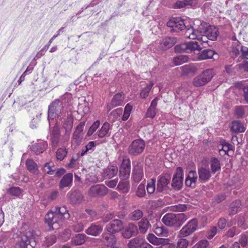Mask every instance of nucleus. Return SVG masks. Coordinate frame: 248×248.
<instances>
[{
    "mask_svg": "<svg viewBox=\"0 0 248 248\" xmlns=\"http://www.w3.org/2000/svg\"><path fill=\"white\" fill-rule=\"evenodd\" d=\"M71 94L66 93L56 99L48 106L47 112V120L49 124L50 121L57 118L62 121L64 116L69 112L67 110L66 106L70 100Z\"/></svg>",
    "mask_w": 248,
    "mask_h": 248,
    "instance_id": "f257e3e1",
    "label": "nucleus"
},
{
    "mask_svg": "<svg viewBox=\"0 0 248 248\" xmlns=\"http://www.w3.org/2000/svg\"><path fill=\"white\" fill-rule=\"evenodd\" d=\"M36 245L33 232L28 231L22 234L15 245V248H33Z\"/></svg>",
    "mask_w": 248,
    "mask_h": 248,
    "instance_id": "f03ea898",
    "label": "nucleus"
},
{
    "mask_svg": "<svg viewBox=\"0 0 248 248\" xmlns=\"http://www.w3.org/2000/svg\"><path fill=\"white\" fill-rule=\"evenodd\" d=\"M199 31L201 35L200 38H206L204 40L207 41V44H209L208 40L215 41L219 34L218 29L214 26L205 27L201 25L199 27Z\"/></svg>",
    "mask_w": 248,
    "mask_h": 248,
    "instance_id": "7ed1b4c3",
    "label": "nucleus"
},
{
    "mask_svg": "<svg viewBox=\"0 0 248 248\" xmlns=\"http://www.w3.org/2000/svg\"><path fill=\"white\" fill-rule=\"evenodd\" d=\"M215 74L212 69L203 70L201 73L193 79V85L196 87L203 86L209 83L212 79Z\"/></svg>",
    "mask_w": 248,
    "mask_h": 248,
    "instance_id": "20e7f679",
    "label": "nucleus"
},
{
    "mask_svg": "<svg viewBox=\"0 0 248 248\" xmlns=\"http://www.w3.org/2000/svg\"><path fill=\"white\" fill-rule=\"evenodd\" d=\"M170 180V171L165 170L158 177L156 185V191L159 193L167 191Z\"/></svg>",
    "mask_w": 248,
    "mask_h": 248,
    "instance_id": "39448f33",
    "label": "nucleus"
},
{
    "mask_svg": "<svg viewBox=\"0 0 248 248\" xmlns=\"http://www.w3.org/2000/svg\"><path fill=\"white\" fill-rule=\"evenodd\" d=\"M62 127L65 129L64 134L62 138V143H65L68 142L71 134V130L73 127V120L71 114L67 113L62 121Z\"/></svg>",
    "mask_w": 248,
    "mask_h": 248,
    "instance_id": "423d86ee",
    "label": "nucleus"
},
{
    "mask_svg": "<svg viewBox=\"0 0 248 248\" xmlns=\"http://www.w3.org/2000/svg\"><path fill=\"white\" fill-rule=\"evenodd\" d=\"M145 147V142L141 139L134 140L129 145L127 151L129 155L132 156H138L141 155Z\"/></svg>",
    "mask_w": 248,
    "mask_h": 248,
    "instance_id": "0eeeda50",
    "label": "nucleus"
},
{
    "mask_svg": "<svg viewBox=\"0 0 248 248\" xmlns=\"http://www.w3.org/2000/svg\"><path fill=\"white\" fill-rule=\"evenodd\" d=\"M148 241L155 246H159L157 248H170L169 238H158L153 233H149L146 237Z\"/></svg>",
    "mask_w": 248,
    "mask_h": 248,
    "instance_id": "6e6552de",
    "label": "nucleus"
},
{
    "mask_svg": "<svg viewBox=\"0 0 248 248\" xmlns=\"http://www.w3.org/2000/svg\"><path fill=\"white\" fill-rule=\"evenodd\" d=\"M50 128V137L51 145L53 147H57L59 143L64 144L62 143V138L61 139V131L58 125V122H57L55 125Z\"/></svg>",
    "mask_w": 248,
    "mask_h": 248,
    "instance_id": "1a4fd4ad",
    "label": "nucleus"
},
{
    "mask_svg": "<svg viewBox=\"0 0 248 248\" xmlns=\"http://www.w3.org/2000/svg\"><path fill=\"white\" fill-rule=\"evenodd\" d=\"M198 220L193 218L190 220L179 232V237L183 238L195 232L197 228Z\"/></svg>",
    "mask_w": 248,
    "mask_h": 248,
    "instance_id": "9d476101",
    "label": "nucleus"
},
{
    "mask_svg": "<svg viewBox=\"0 0 248 248\" xmlns=\"http://www.w3.org/2000/svg\"><path fill=\"white\" fill-rule=\"evenodd\" d=\"M206 38H198L197 39L199 42L190 41L186 43L187 46L188 52H190L195 50L200 51L203 48H206L209 46H211L210 44H207V41L204 40Z\"/></svg>",
    "mask_w": 248,
    "mask_h": 248,
    "instance_id": "9b49d317",
    "label": "nucleus"
},
{
    "mask_svg": "<svg viewBox=\"0 0 248 248\" xmlns=\"http://www.w3.org/2000/svg\"><path fill=\"white\" fill-rule=\"evenodd\" d=\"M66 197L70 203L73 205L79 204L83 199V196L78 189H71L68 192Z\"/></svg>",
    "mask_w": 248,
    "mask_h": 248,
    "instance_id": "f8f14e48",
    "label": "nucleus"
},
{
    "mask_svg": "<svg viewBox=\"0 0 248 248\" xmlns=\"http://www.w3.org/2000/svg\"><path fill=\"white\" fill-rule=\"evenodd\" d=\"M108 191V188L103 184H98L92 186L88 191L91 197H101L105 196Z\"/></svg>",
    "mask_w": 248,
    "mask_h": 248,
    "instance_id": "ddd939ff",
    "label": "nucleus"
},
{
    "mask_svg": "<svg viewBox=\"0 0 248 248\" xmlns=\"http://www.w3.org/2000/svg\"><path fill=\"white\" fill-rule=\"evenodd\" d=\"M183 170L181 167H178L176 170V173L174 174L171 183V186L175 190H179L183 186Z\"/></svg>",
    "mask_w": 248,
    "mask_h": 248,
    "instance_id": "4468645a",
    "label": "nucleus"
},
{
    "mask_svg": "<svg viewBox=\"0 0 248 248\" xmlns=\"http://www.w3.org/2000/svg\"><path fill=\"white\" fill-rule=\"evenodd\" d=\"M123 228V223L120 219H115L107 225L106 230L109 233L115 234Z\"/></svg>",
    "mask_w": 248,
    "mask_h": 248,
    "instance_id": "2eb2a0df",
    "label": "nucleus"
},
{
    "mask_svg": "<svg viewBox=\"0 0 248 248\" xmlns=\"http://www.w3.org/2000/svg\"><path fill=\"white\" fill-rule=\"evenodd\" d=\"M139 233L137 226L133 223H130L126 226L122 232V236L125 239H129L132 236H136Z\"/></svg>",
    "mask_w": 248,
    "mask_h": 248,
    "instance_id": "dca6fc26",
    "label": "nucleus"
},
{
    "mask_svg": "<svg viewBox=\"0 0 248 248\" xmlns=\"http://www.w3.org/2000/svg\"><path fill=\"white\" fill-rule=\"evenodd\" d=\"M85 124V122H80L76 127L72 135V139L77 145H79L82 141L84 133L83 128Z\"/></svg>",
    "mask_w": 248,
    "mask_h": 248,
    "instance_id": "f3484780",
    "label": "nucleus"
},
{
    "mask_svg": "<svg viewBox=\"0 0 248 248\" xmlns=\"http://www.w3.org/2000/svg\"><path fill=\"white\" fill-rule=\"evenodd\" d=\"M212 172L208 168L203 167L198 168V180L200 183H205L209 181L211 177Z\"/></svg>",
    "mask_w": 248,
    "mask_h": 248,
    "instance_id": "a211bd4d",
    "label": "nucleus"
},
{
    "mask_svg": "<svg viewBox=\"0 0 248 248\" xmlns=\"http://www.w3.org/2000/svg\"><path fill=\"white\" fill-rule=\"evenodd\" d=\"M186 220V216L183 213L171 214V227L177 229L181 226Z\"/></svg>",
    "mask_w": 248,
    "mask_h": 248,
    "instance_id": "6ab92c4d",
    "label": "nucleus"
},
{
    "mask_svg": "<svg viewBox=\"0 0 248 248\" xmlns=\"http://www.w3.org/2000/svg\"><path fill=\"white\" fill-rule=\"evenodd\" d=\"M102 231V226L98 223H93L85 230V232L89 235L97 236L99 235Z\"/></svg>",
    "mask_w": 248,
    "mask_h": 248,
    "instance_id": "aec40b11",
    "label": "nucleus"
},
{
    "mask_svg": "<svg viewBox=\"0 0 248 248\" xmlns=\"http://www.w3.org/2000/svg\"><path fill=\"white\" fill-rule=\"evenodd\" d=\"M124 94L123 93H116L112 98L109 104L108 105V108L110 110L114 107L122 106L124 102Z\"/></svg>",
    "mask_w": 248,
    "mask_h": 248,
    "instance_id": "412c9836",
    "label": "nucleus"
},
{
    "mask_svg": "<svg viewBox=\"0 0 248 248\" xmlns=\"http://www.w3.org/2000/svg\"><path fill=\"white\" fill-rule=\"evenodd\" d=\"M185 28L184 21L181 18H171V32L182 31Z\"/></svg>",
    "mask_w": 248,
    "mask_h": 248,
    "instance_id": "4be33fe9",
    "label": "nucleus"
},
{
    "mask_svg": "<svg viewBox=\"0 0 248 248\" xmlns=\"http://www.w3.org/2000/svg\"><path fill=\"white\" fill-rule=\"evenodd\" d=\"M47 147L46 141L42 140L38 141V142L34 143L31 147V150L36 155L42 153Z\"/></svg>",
    "mask_w": 248,
    "mask_h": 248,
    "instance_id": "5701e85b",
    "label": "nucleus"
},
{
    "mask_svg": "<svg viewBox=\"0 0 248 248\" xmlns=\"http://www.w3.org/2000/svg\"><path fill=\"white\" fill-rule=\"evenodd\" d=\"M73 182V174L68 173L65 174L60 182L59 187L60 189H63L66 187H71Z\"/></svg>",
    "mask_w": 248,
    "mask_h": 248,
    "instance_id": "b1692460",
    "label": "nucleus"
},
{
    "mask_svg": "<svg viewBox=\"0 0 248 248\" xmlns=\"http://www.w3.org/2000/svg\"><path fill=\"white\" fill-rule=\"evenodd\" d=\"M144 173L143 169L140 166L134 167L132 177L135 183H139L143 178Z\"/></svg>",
    "mask_w": 248,
    "mask_h": 248,
    "instance_id": "393cba45",
    "label": "nucleus"
},
{
    "mask_svg": "<svg viewBox=\"0 0 248 248\" xmlns=\"http://www.w3.org/2000/svg\"><path fill=\"white\" fill-rule=\"evenodd\" d=\"M113 234L108 232L102 234L101 241L104 245L108 246H112L115 244L116 239Z\"/></svg>",
    "mask_w": 248,
    "mask_h": 248,
    "instance_id": "a878e982",
    "label": "nucleus"
},
{
    "mask_svg": "<svg viewBox=\"0 0 248 248\" xmlns=\"http://www.w3.org/2000/svg\"><path fill=\"white\" fill-rule=\"evenodd\" d=\"M230 130L232 133H239L244 132L246 127L240 121H233L231 123Z\"/></svg>",
    "mask_w": 248,
    "mask_h": 248,
    "instance_id": "bb28decb",
    "label": "nucleus"
},
{
    "mask_svg": "<svg viewBox=\"0 0 248 248\" xmlns=\"http://www.w3.org/2000/svg\"><path fill=\"white\" fill-rule=\"evenodd\" d=\"M117 172V167L115 166H110L103 170L102 175L105 179H109L115 176Z\"/></svg>",
    "mask_w": 248,
    "mask_h": 248,
    "instance_id": "cd10ccee",
    "label": "nucleus"
},
{
    "mask_svg": "<svg viewBox=\"0 0 248 248\" xmlns=\"http://www.w3.org/2000/svg\"><path fill=\"white\" fill-rule=\"evenodd\" d=\"M110 128L111 126L108 123L106 122L104 123L97 133L98 137L102 138L105 137H109L110 135Z\"/></svg>",
    "mask_w": 248,
    "mask_h": 248,
    "instance_id": "c85d7f7f",
    "label": "nucleus"
},
{
    "mask_svg": "<svg viewBox=\"0 0 248 248\" xmlns=\"http://www.w3.org/2000/svg\"><path fill=\"white\" fill-rule=\"evenodd\" d=\"M87 236L83 233H79L73 236L71 239V243L75 246L81 245L86 242Z\"/></svg>",
    "mask_w": 248,
    "mask_h": 248,
    "instance_id": "c756f323",
    "label": "nucleus"
},
{
    "mask_svg": "<svg viewBox=\"0 0 248 248\" xmlns=\"http://www.w3.org/2000/svg\"><path fill=\"white\" fill-rule=\"evenodd\" d=\"M185 38L190 39H196L201 37L199 33V28L197 30H195L193 27L187 29L185 33Z\"/></svg>",
    "mask_w": 248,
    "mask_h": 248,
    "instance_id": "7c9ffc66",
    "label": "nucleus"
},
{
    "mask_svg": "<svg viewBox=\"0 0 248 248\" xmlns=\"http://www.w3.org/2000/svg\"><path fill=\"white\" fill-rule=\"evenodd\" d=\"M53 210L58 215L61 217L63 220L68 219L70 217L68 211L65 206L56 207Z\"/></svg>",
    "mask_w": 248,
    "mask_h": 248,
    "instance_id": "2f4dec72",
    "label": "nucleus"
},
{
    "mask_svg": "<svg viewBox=\"0 0 248 248\" xmlns=\"http://www.w3.org/2000/svg\"><path fill=\"white\" fill-rule=\"evenodd\" d=\"M144 241V239L139 236L134 237L129 240L127 244L128 248H140Z\"/></svg>",
    "mask_w": 248,
    "mask_h": 248,
    "instance_id": "473e14b6",
    "label": "nucleus"
},
{
    "mask_svg": "<svg viewBox=\"0 0 248 248\" xmlns=\"http://www.w3.org/2000/svg\"><path fill=\"white\" fill-rule=\"evenodd\" d=\"M183 74L186 75H193L197 71V68L194 64H186L181 67Z\"/></svg>",
    "mask_w": 248,
    "mask_h": 248,
    "instance_id": "72a5a7b5",
    "label": "nucleus"
},
{
    "mask_svg": "<svg viewBox=\"0 0 248 248\" xmlns=\"http://www.w3.org/2000/svg\"><path fill=\"white\" fill-rule=\"evenodd\" d=\"M130 183L128 179H121L117 188L124 193H127L130 190Z\"/></svg>",
    "mask_w": 248,
    "mask_h": 248,
    "instance_id": "f704fd0d",
    "label": "nucleus"
},
{
    "mask_svg": "<svg viewBox=\"0 0 248 248\" xmlns=\"http://www.w3.org/2000/svg\"><path fill=\"white\" fill-rule=\"evenodd\" d=\"M26 165L28 170L31 172L37 174L39 170L38 169V166L33 160L31 159H28L26 161Z\"/></svg>",
    "mask_w": 248,
    "mask_h": 248,
    "instance_id": "c9c22d12",
    "label": "nucleus"
},
{
    "mask_svg": "<svg viewBox=\"0 0 248 248\" xmlns=\"http://www.w3.org/2000/svg\"><path fill=\"white\" fill-rule=\"evenodd\" d=\"M139 230L141 233H145L148 228L151 226L149 221L147 218H142L140 221L138 222Z\"/></svg>",
    "mask_w": 248,
    "mask_h": 248,
    "instance_id": "e433bc0d",
    "label": "nucleus"
},
{
    "mask_svg": "<svg viewBox=\"0 0 248 248\" xmlns=\"http://www.w3.org/2000/svg\"><path fill=\"white\" fill-rule=\"evenodd\" d=\"M232 146L225 140H222L220 141L219 144L218 145V149L220 153L223 152L226 155L227 153L232 149Z\"/></svg>",
    "mask_w": 248,
    "mask_h": 248,
    "instance_id": "4c0bfd02",
    "label": "nucleus"
},
{
    "mask_svg": "<svg viewBox=\"0 0 248 248\" xmlns=\"http://www.w3.org/2000/svg\"><path fill=\"white\" fill-rule=\"evenodd\" d=\"M210 167L212 173H216L221 170V165L219 160L216 157H212L210 160Z\"/></svg>",
    "mask_w": 248,
    "mask_h": 248,
    "instance_id": "58836bf2",
    "label": "nucleus"
},
{
    "mask_svg": "<svg viewBox=\"0 0 248 248\" xmlns=\"http://www.w3.org/2000/svg\"><path fill=\"white\" fill-rule=\"evenodd\" d=\"M215 54H216V53L213 50L210 49H204L200 53L199 58L201 60L212 59Z\"/></svg>",
    "mask_w": 248,
    "mask_h": 248,
    "instance_id": "ea45409f",
    "label": "nucleus"
},
{
    "mask_svg": "<svg viewBox=\"0 0 248 248\" xmlns=\"http://www.w3.org/2000/svg\"><path fill=\"white\" fill-rule=\"evenodd\" d=\"M143 216V212L140 209H136L129 214V218L131 221H138Z\"/></svg>",
    "mask_w": 248,
    "mask_h": 248,
    "instance_id": "a19ab883",
    "label": "nucleus"
},
{
    "mask_svg": "<svg viewBox=\"0 0 248 248\" xmlns=\"http://www.w3.org/2000/svg\"><path fill=\"white\" fill-rule=\"evenodd\" d=\"M241 205V202L239 200H235L232 202L230 206V210L229 211V215L231 216L236 214Z\"/></svg>",
    "mask_w": 248,
    "mask_h": 248,
    "instance_id": "79ce46f5",
    "label": "nucleus"
},
{
    "mask_svg": "<svg viewBox=\"0 0 248 248\" xmlns=\"http://www.w3.org/2000/svg\"><path fill=\"white\" fill-rule=\"evenodd\" d=\"M153 85V83L152 81H151L150 82V83L147 84L145 87L141 89L140 93V98L145 99L148 96L150 92L151 89L152 88Z\"/></svg>",
    "mask_w": 248,
    "mask_h": 248,
    "instance_id": "37998d69",
    "label": "nucleus"
},
{
    "mask_svg": "<svg viewBox=\"0 0 248 248\" xmlns=\"http://www.w3.org/2000/svg\"><path fill=\"white\" fill-rule=\"evenodd\" d=\"M136 195L140 198L144 197L146 195L145 180L140 183L137 187Z\"/></svg>",
    "mask_w": 248,
    "mask_h": 248,
    "instance_id": "c03bdc74",
    "label": "nucleus"
},
{
    "mask_svg": "<svg viewBox=\"0 0 248 248\" xmlns=\"http://www.w3.org/2000/svg\"><path fill=\"white\" fill-rule=\"evenodd\" d=\"M54 217L52 221V227L49 228L52 230L57 229L59 228L60 224L63 220L54 212Z\"/></svg>",
    "mask_w": 248,
    "mask_h": 248,
    "instance_id": "a18cd8bd",
    "label": "nucleus"
},
{
    "mask_svg": "<svg viewBox=\"0 0 248 248\" xmlns=\"http://www.w3.org/2000/svg\"><path fill=\"white\" fill-rule=\"evenodd\" d=\"M189 60V58L187 55H179L174 57L173 62L175 65H179L183 63L187 62Z\"/></svg>",
    "mask_w": 248,
    "mask_h": 248,
    "instance_id": "49530a36",
    "label": "nucleus"
},
{
    "mask_svg": "<svg viewBox=\"0 0 248 248\" xmlns=\"http://www.w3.org/2000/svg\"><path fill=\"white\" fill-rule=\"evenodd\" d=\"M155 182L154 178H152L148 180L146 186V189L149 194H153L155 190Z\"/></svg>",
    "mask_w": 248,
    "mask_h": 248,
    "instance_id": "de8ad7c7",
    "label": "nucleus"
},
{
    "mask_svg": "<svg viewBox=\"0 0 248 248\" xmlns=\"http://www.w3.org/2000/svg\"><path fill=\"white\" fill-rule=\"evenodd\" d=\"M154 232L159 236L167 237L169 231L164 227L156 226L154 229Z\"/></svg>",
    "mask_w": 248,
    "mask_h": 248,
    "instance_id": "09e8293b",
    "label": "nucleus"
},
{
    "mask_svg": "<svg viewBox=\"0 0 248 248\" xmlns=\"http://www.w3.org/2000/svg\"><path fill=\"white\" fill-rule=\"evenodd\" d=\"M68 153L67 150L64 147L59 148L56 152V157L58 160H63Z\"/></svg>",
    "mask_w": 248,
    "mask_h": 248,
    "instance_id": "8fccbe9b",
    "label": "nucleus"
},
{
    "mask_svg": "<svg viewBox=\"0 0 248 248\" xmlns=\"http://www.w3.org/2000/svg\"><path fill=\"white\" fill-rule=\"evenodd\" d=\"M53 168H54L53 163L46 162L44 164L43 170L47 174L52 175L56 171L55 169Z\"/></svg>",
    "mask_w": 248,
    "mask_h": 248,
    "instance_id": "3c124183",
    "label": "nucleus"
},
{
    "mask_svg": "<svg viewBox=\"0 0 248 248\" xmlns=\"http://www.w3.org/2000/svg\"><path fill=\"white\" fill-rule=\"evenodd\" d=\"M56 241V237L55 235H48L46 236L43 241V245L46 247L54 244Z\"/></svg>",
    "mask_w": 248,
    "mask_h": 248,
    "instance_id": "603ef678",
    "label": "nucleus"
},
{
    "mask_svg": "<svg viewBox=\"0 0 248 248\" xmlns=\"http://www.w3.org/2000/svg\"><path fill=\"white\" fill-rule=\"evenodd\" d=\"M159 47L162 50H166L170 47V37H167L164 38L160 43Z\"/></svg>",
    "mask_w": 248,
    "mask_h": 248,
    "instance_id": "864d4df0",
    "label": "nucleus"
},
{
    "mask_svg": "<svg viewBox=\"0 0 248 248\" xmlns=\"http://www.w3.org/2000/svg\"><path fill=\"white\" fill-rule=\"evenodd\" d=\"M54 210H51L46 214L45 216V223L48 225L49 227H52V221L54 217Z\"/></svg>",
    "mask_w": 248,
    "mask_h": 248,
    "instance_id": "5fc2aeb1",
    "label": "nucleus"
},
{
    "mask_svg": "<svg viewBox=\"0 0 248 248\" xmlns=\"http://www.w3.org/2000/svg\"><path fill=\"white\" fill-rule=\"evenodd\" d=\"M238 243L242 247H246V248H248V232L240 235Z\"/></svg>",
    "mask_w": 248,
    "mask_h": 248,
    "instance_id": "6e6d98bb",
    "label": "nucleus"
},
{
    "mask_svg": "<svg viewBox=\"0 0 248 248\" xmlns=\"http://www.w3.org/2000/svg\"><path fill=\"white\" fill-rule=\"evenodd\" d=\"M54 40H51V38L49 40L47 44L45 45L44 47L34 57V59L37 60L40 58L42 56L45 54V52L48 49L50 44Z\"/></svg>",
    "mask_w": 248,
    "mask_h": 248,
    "instance_id": "4d7b16f0",
    "label": "nucleus"
},
{
    "mask_svg": "<svg viewBox=\"0 0 248 248\" xmlns=\"http://www.w3.org/2000/svg\"><path fill=\"white\" fill-rule=\"evenodd\" d=\"M235 116L237 118H242L245 114L244 108L243 106H239L235 107L234 109Z\"/></svg>",
    "mask_w": 248,
    "mask_h": 248,
    "instance_id": "13d9d810",
    "label": "nucleus"
},
{
    "mask_svg": "<svg viewBox=\"0 0 248 248\" xmlns=\"http://www.w3.org/2000/svg\"><path fill=\"white\" fill-rule=\"evenodd\" d=\"M120 169L129 170H131L130 160L129 158L124 157L120 166Z\"/></svg>",
    "mask_w": 248,
    "mask_h": 248,
    "instance_id": "bf43d9fd",
    "label": "nucleus"
},
{
    "mask_svg": "<svg viewBox=\"0 0 248 248\" xmlns=\"http://www.w3.org/2000/svg\"><path fill=\"white\" fill-rule=\"evenodd\" d=\"M174 50L177 53H181L184 52H188L186 43H184L176 45L174 47Z\"/></svg>",
    "mask_w": 248,
    "mask_h": 248,
    "instance_id": "052dcab7",
    "label": "nucleus"
},
{
    "mask_svg": "<svg viewBox=\"0 0 248 248\" xmlns=\"http://www.w3.org/2000/svg\"><path fill=\"white\" fill-rule=\"evenodd\" d=\"M192 4L187 0H184L183 1H177L173 6V8L175 9H180L184 7L186 5H191Z\"/></svg>",
    "mask_w": 248,
    "mask_h": 248,
    "instance_id": "680f3d73",
    "label": "nucleus"
},
{
    "mask_svg": "<svg viewBox=\"0 0 248 248\" xmlns=\"http://www.w3.org/2000/svg\"><path fill=\"white\" fill-rule=\"evenodd\" d=\"M100 125L99 121L94 122L89 128L87 132L88 136H91L97 130Z\"/></svg>",
    "mask_w": 248,
    "mask_h": 248,
    "instance_id": "e2e57ef3",
    "label": "nucleus"
},
{
    "mask_svg": "<svg viewBox=\"0 0 248 248\" xmlns=\"http://www.w3.org/2000/svg\"><path fill=\"white\" fill-rule=\"evenodd\" d=\"M130 170L120 169L119 170V177L120 179H128L130 174Z\"/></svg>",
    "mask_w": 248,
    "mask_h": 248,
    "instance_id": "0e129e2a",
    "label": "nucleus"
},
{
    "mask_svg": "<svg viewBox=\"0 0 248 248\" xmlns=\"http://www.w3.org/2000/svg\"><path fill=\"white\" fill-rule=\"evenodd\" d=\"M240 44L237 45H232L231 47V53L232 55V56L236 57L240 54Z\"/></svg>",
    "mask_w": 248,
    "mask_h": 248,
    "instance_id": "69168bd1",
    "label": "nucleus"
},
{
    "mask_svg": "<svg viewBox=\"0 0 248 248\" xmlns=\"http://www.w3.org/2000/svg\"><path fill=\"white\" fill-rule=\"evenodd\" d=\"M209 244L207 240L203 239L199 241L192 248H207Z\"/></svg>",
    "mask_w": 248,
    "mask_h": 248,
    "instance_id": "338daca9",
    "label": "nucleus"
},
{
    "mask_svg": "<svg viewBox=\"0 0 248 248\" xmlns=\"http://www.w3.org/2000/svg\"><path fill=\"white\" fill-rule=\"evenodd\" d=\"M189 244V242L184 238H180L178 242L176 248H186Z\"/></svg>",
    "mask_w": 248,
    "mask_h": 248,
    "instance_id": "774afa93",
    "label": "nucleus"
}]
</instances>
